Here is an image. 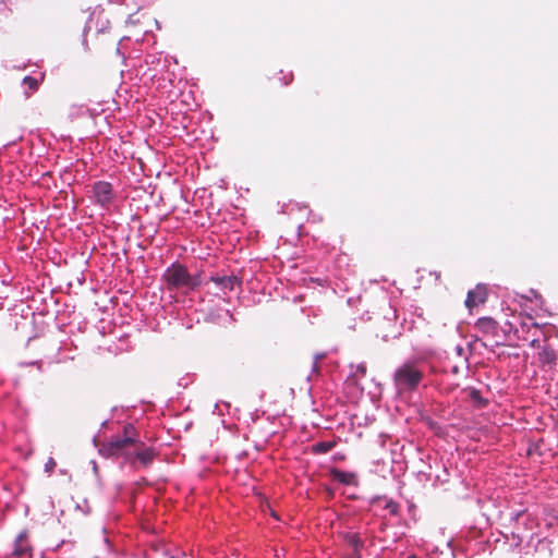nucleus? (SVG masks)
<instances>
[{"instance_id":"1","label":"nucleus","mask_w":558,"mask_h":558,"mask_svg":"<svg viewBox=\"0 0 558 558\" xmlns=\"http://www.w3.org/2000/svg\"><path fill=\"white\" fill-rule=\"evenodd\" d=\"M140 433L135 426L128 423L122 428V434L113 435L99 446V453L104 458H123L130 462L134 447L138 444Z\"/></svg>"},{"instance_id":"2","label":"nucleus","mask_w":558,"mask_h":558,"mask_svg":"<svg viewBox=\"0 0 558 558\" xmlns=\"http://www.w3.org/2000/svg\"><path fill=\"white\" fill-rule=\"evenodd\" d=\"M392 379L399 393L412 392L424 379V372L416 362H405L395 371Z\"/></svg>"},{"instance_id":"3","label":"nucleus","mask_w":558,"mask_h":558,"mask_svg":"<svg viewBox=\"0 0 558 558\" xmlns=\"http://www.w3.org/2000/svg\"><path fill=\"white\" fill-rule=\"evenodd\" d=\"M162 280L169 291H191L201 284L199 278L191 276L186 267L179 263L172 264L166 269Z\"/></svg>"},{"instance_id":"4","label":"nucleus","mask_w":558,"mask_h":558,"mask_svg":"<svg viewBox=\"0 0 558 558\" xmlns=\"http://www.w3.org/2000/svg\"><path fill=\"white\" fill-rule=\"evenodd\" d=\"M134 451L132 452L130 464L135 466V463L138 462L142 466H149L155 457L156 451L151 447H147L138 437V444L134 447Z\"/></svg>"},{"instance_id":"5","label":"nucleus","mask_w":558,"mask_h":558,"mask_svg":"<svg viewBox=\"0 0 558 558\" xmlns=\"http://www.w3.org/2000/svg\"><path fill=\"white\" fill-rule=\"evenodd\" d=\"M93 193L96 203L102 207H108L114 198L113 187L109 182L98 181L94 183Z\"/></svg>"},{"instance_id":"6","label":"nucleus","mask_w":558,"mask_h":558,"mask_svg":"<svg viewBox=\"0 0 558 558\" xmlns=\"http://www.w3.org/2000/svg\"><path fill=\"white\" fill-rule=\"evenodd\" d=\"M487 295L486 287L478 284L473 290L469 291L465 300V306L469 310H472L473 307L484 304L487 300Z\"/></svg>"},{"instance_id":"7","label":"nucleus","mask_w":558,"mask_h":558,"mask_svg":"<svg viewBox=\"0 0 558 558\" xmlns=\"http://www.w3.org/2000/svg\"><path fill=\"white\" fill-rule=\"evenodd\" d=\"M12 555L17 558H22L25 556H32V547L28 543V535L25 531L21 532L14 543V549Z\"/></svg>"},{"instance_id":"8","label":"nucleus","mask_w":558,"mask_h":558,"mask_svg":"<svg viewBox=\"0 0 558 558\" xmlns=\"http://www.w3.org/2000/svg\"><path fill=\"white\" fill-rule=\"evenodd\" d=\"M538 362L542 367H554L557 363V354L554 348L549 344L543 345L538 352Z\"/></svg>"},{"instance_id":"9","label":"nucleus","mask_w":558,"mask_h":558,"mask_svg":"<svg viewBox=\"0 0 558 558\" xmlns=\"http://www.w3.org/2000/svg\"><path fill=\"white\" fill-rule=\"evenodd\" d=\"M210 281L225 291H232L241 283L235 276H211Z\"/></svg>"},{"instance_id":"10","label":"nucleus","mask_w":558,"mask_h":558,"mask_svg":"<svg viewBox=\"0 0 558 558\" xmlns=\"http://www.w3.org/2000/svg\"><path fill=\"white\" fill-rule=\"evenodd\" d=\"M476 328L484 335L497 333L498 323L490 317H482L476 322Z\"/></svg>"},{"instance_id":"11","label":"nucleus","mask_w":558,"mask_h":558,"mask_svg":"<svg viewBox=\"0 0 558 558\" xmlns=\"http://www.w3.org/2000/svg\"><path fill=\"white\" fill-rule=\"evenodd\" d=\"M330 474L333 481L344 485H355L357 483L356 475L351 472H344L338 469H332L330 471Z\"/></svg>"},{"instance_id":"12","label":"nucleus","mask_w":558,"mask_h":558,"mask_svg":"<svg viewBox=\"0 0 558 558\" xmlns=\"http://www.w3.org/2000/svg\"><path fill=\"white\" fill-rule=\"evenodd\" d=\"M342 539L351 547V549H362L364 547V542L357 533H343Z\"/></svg>"},{"instance_id":"13","label":"nucleus","mask_w":558,"mask_h":558,"mask_svg":"<svg viewBox=\"0 0 558 558\" xmlns=\"http://www.w3.org/2000/svg\"><path fill=\"white\" fill-rule=\"evenodd\" d=\"M336 446V441H319L312 446V452L316 454H324L329 452Z\"/></svg>"},{"instance_id":"14","label":"nucleus","mask_w":558,"mask_h":558,"mask_svg":"<svg viewBox=\"0 0 558 558\" xmlns=\"http://www.w3.org/2000/svg\"><path fill=\"white\" fill-rule=\"evenodd\" d=\"M469 397L482 407L487 404V401L483 399L481 391L475 388H471L469 390Z\"/></svg>"},{"instance_id":"15","label":"nucleus","mask_w":558,"mask_h":558,"mask_svg":"<svg viewBox=\"0 0 558 558\" xmlns=\"http://www.w3.org/2000/svg\"><path fill=\"white\" fill-rule=\"evenodd\" d=\"M385 509L391 514V515H398L399 514V504L393 501L392 499L387 500L385 505Z\"/></svg>"},{"instance_id":"16","label":"nucleus","mask_w":558,"mask_h":558,"mask_svg":"<svg viewBox=\"0 0 558 558\" xmlns=\"http://www.w3.org/2000/svg\"><path fill=\"white\" fill-rule=\"evenodd\" d=\"M23 84L26 85L32 90H37L38 88V81L34 78L33 76H25L23 78Z\"/></svg>"},{"instance_id":"17","label":"nucleus","mask_w":558,"mask_h":558,"mask_svg":"<svg viewBox=\"0 0 558 558\" xmlns=\"http://www.w3.org/2000/svg\"><path fill=\"white\" fill-rule=\"evenodd\" d=\"M367 372V367L365 363H360L356 366V374H360L361 376H365Z\"/></svg>"},{"instance_id":"18","label":"nucleus","mask_w":558,"mask_h":558,"mask_svg":"<svg viewBox=\"0 0 558 558\" xmlns=\"http://www.w3.org/2000/svg\"><path fill=\"white\" fill-rule=\"evenodd\" d=\"M345 558H362L361 549H352V551Z\"/></svg>"},{"instance_id":"19","label":"nucleus","mask_w":558,"mask_h":558,"mask_svg":"<svg viewBox=\"0 0 558 558\" xmlns=\"http://www.w3.org/2000/svg\"><path fill=\"white\" fill-rule=\"evenodd\" d=\"M292 80H293V75H292V73H288V74H286V75L283 76V78H282V85H284V86H286V85L290 84V83L292 82Z\"/></svg>"},{"instance_id":"20","label":"nucleus","mask_w":558,"mask_h":558,"mask_svg":"<svg viewBox=\"0 0 558 558\" xmlns=\"http://www.w3.org/2000/svg\"><path fill=\"white\" fill-rule=\"evenodd\" d=\"M54 466H56V462H54V460L52 458H50L48 460V462L46 463V469L47 470H52Z\"/></svg>"},{"instance_id":"21","label":"nucleus","mask_w":558,"mask_h":558,"mask_svg":"<svg viewBox=\"0 0 558 558\" xmlns=\"http://www.w3.org/2000/svg\"><path fill=\"white\" fill-rule=\"evenodd\" d=\"M530 345H531L532 348H537V349H541V348H542V345H541V341H539L538 339H533V340L531 341Z\"/></svg>"},{"instance_id":"22","label":"nucleus","mask_w":558,"mask_h":558,"mask_svg":"<svg viewBox=\"0 0 558 558\" xmlns=\"http://www.w3.org/2000/svg\"><path fill=\"white\" fill-rule=\"evenodd\" d=\"M407 558H417V557H416V556H414V555H411V556H409V557H407Z\"/></svg>"}]
</instances>
